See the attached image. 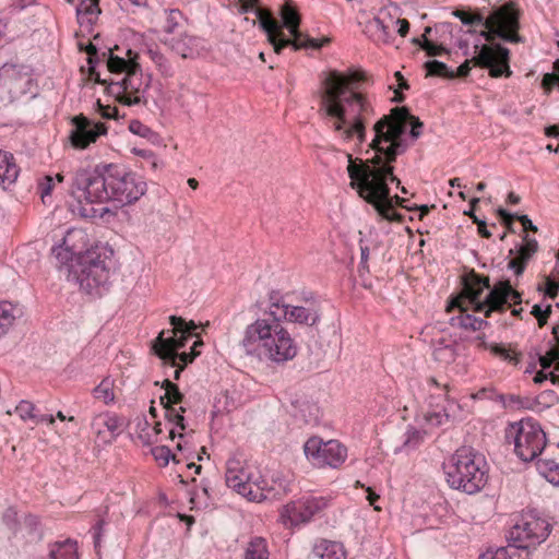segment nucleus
Instances as JSON below:
<instances>
[{
    "instance_id": "obj_7",
    "label": "nucleus",
    "mask_w": 559,
    "mask_h": 559,
    "mask_svg": "<svg viewBox=\"0 0 559 559\" xmlns=\"http://www.w3.org/2000/svg\"><path fill=\"white\" fill-rule=\"evenodd\" d=\"M443 468L450 487L468 495L479 492L488 479L485 460L468 448L456 450Z\"/></svg>"
},
{
    "instance_id": "obj_3",
    "label": "nucleus",
    "mask_w": 559,
    "mask_h": 559,
    "mask_svg": "<svg viewBox=\"0 0 559 559\" xmlns=\"http://www.w3.org/2000/svg\"><path fill=\"white\" fill-rule=\"evenodd\" d=\"M146 189L142 177L112 165L106 166L103 173L80 167L73 174L70 188L71 195L78 202V205H72V212L82 217H94L96 211L92 204L108 201L132 204L145 194Z\"/></svg>"
},
{
    "instance_id": "obj_57",
    "label": "nucleus",
    "mask_w": 559,
    "mask_h": 559,
    "mask_svg": "<svg viewBox=\"0 0 559 559\" xmlns=\"http://www.w3.org/2000/svg\"><path fill=\"white\" fill-rule=\"evenodd\" d=\"M86 53L88 55L87 61L88 64L96 63L98 61L97 48L93 44H88L85 48Z\"/></svg>"
},
{
    "instance_id": "obj_27",
    "label": "nucleus",
    "mask_w": 559,
    "mask_h": 559,
    "mask_svg": "<svg viewBox=\"0 0 559 559\" xmlns=\"http://www.w3.org/2000/svg\"><path fill=\"white\" fill-rule=\"evenodd\" d=\"M165 408V417L173 427L169 429V437L175 439L178 437L181 441H179L176 445L178 451H182L187 445V437L190 433H193V430H190L187 433H183L187 426L185 424L183 414L186 413V408L180 406L179 409H176L174 406H167Z\"/></svg>"
},
{
    "instance_id": "obj_51",
    "label": "nucleus",
    "mask_w": 559,
    "mask_h": 559,
    "mask_svg": "<svg viewBox=\"0 0 559 559\" xmlns=\"http://www.w3.org/2000/svg\"><path fill=\"white\" fill-rule=\"evenodd\" d=\"M421 49H424L430 57L441 56L442 53L449 52L448 49L442 45H436L428 38H425L424 43L421 44Z\"/></svg>"
},
{
    "instance_id": "obj_17",
    "label": "nucleus",
    "mask_w": 559,
    "mask_h": 559,
    "mask_svg": "<svg viewBox=\"0 0 559 559\" xmlns=\"http://www.w3.org/2000/svg\"><path fill=\"white\" fill-rule=\"evenodd\" d=\"M32 85L28 68L4 63L0 67V103L10 104L27 93Z\"/></svg>"
},
{
    "instance_id": "obj_15",
    "label": "nucleus",
    "mask_w": 559,
    "mask_h": 559,
    "mask_svg": "<svg viewBox=\"0 0 559 559\" xmlns=\"http://www.w3.org/2000/svg\"><path fill=\"white\" fill-rule=\"evenodd\" d=\"M304 452L307 460L316 467H340L347 457V449L337 440L323 441L320 437L309 438Z\"/></svg>"
},
{
    "instance_id": "obj_16",
    "label": "nucleus",
    "mask_w": 559,
    "mask_h": 559,
    "mask_svg": "<svg viewBox=\"0 0 559 559\" xmlns=\"http://www.w3.org/2000/svg\"><path fill=\"white\" fill-rule=\"evenodd\" d=\"M548 534L549 525L546 520L525 514L511 528L509 539L512 545L530 552V548L544 542Z\"/></svg>"
},
{
    "instance_id": "obj_20",
    "label": "nucleus",
    "mask_w": 559,
    "mask_h": 559,
    "mask_svg": "<svg viewBox=\"0 0 559 559\" xmlns=\"http://www.w3.org/2000/svg\"><path fill=\"white\" fill-rule=\"evenodd\" d=\"M271 340H267L259 359H267L276 364L292 360L297 355V345L290 333L282 324L273 332Z\"/></svg>"
},
{
    "instance_id": "obj_5",
    "label": "nucleus",
    "mask_w": 559,
    "mask_h": 559,
    "mask_svg": "<svg viewBox=\"0 0 559 559\" xmlns=\"http://www.w3.org/2000/svg\"><path fill=\"white\" fill-rule=\"evenodd\" d=\"M103 56H107V68L111 73L126 74L121 81L110 82L109 93L128 106L145 103L144 95L150 86V78L143 76L139 53L128 49L126 57H118L109 49Z\"/></svg>"
},
{
    "instance_id": "obj_18",
    "label": "nucleus",
    "mask_w": 559,
    "mask_h": 559,
    "mask_svg": "<svg viewBox=\"0 0 559 559\" xmlns=\"http://www.w3.org/2000/svg\"><path fill=\"white\" fill-rule=\"evenodd\" d=\"M280 325L281 323L276 321H271L266 318H257L245 328L239 346L246 355L258 358L267 343V340H271L270 337L273 332L276 331Z\"/></svg>"
},
{
    "instance_id": "obj_33",
    "label": "nucleus",
    "mask_w": 559,
    "mask_h": 559,
    "mask_svg": "<svg viewBox=\"0 0 559 559\" xmlns=\"http://www.w3.org/2000/svg\"><path fill=\"white\" fill-rule=\"evenodd\" d=\"M365 33L374 43L389 44L391 41V33L389 26H386L383 21L377 16L372 17L366 23Z\"/></svg>"
},
{
    "instance_id": "obj_53",
    "label": "nucleus",
    "mask_w": 559,
    "mask_h": 559,
    "mask_svg": "<svg viewBox=\"0 0 559 559\" xmlns=\"http://www.w3.org/2000/svg\"><path fill=\"white\" fill-rule=\"evenodd\" d=\"M491 350L493 354L500 356L504 360H509L510 362H513L514 365H518L520 361V358L518 355H512L507 348L495 345L491 347Z\"/></svg>"
},
{
    "instance_id": "obj_9",
    "label": "nucleus",
    "mask_w": 559,
    "mask_h": 559,
    "mask_svg": "<svg viewBox=\"0 0 559 559\" xmlns=\"http://www.w3.org/2000/svg\"><path fill=\"white\" fill-rule=\"evenodd\" d=\"M429 407L424 415L425 423L430 427H441L454 421L461 414V405L450 396L449 384H440L436 378H429Z\"/></svg>"
},
{
    "instance_id": "obj_12",
    "label": "nucleus",
    "mask_w": 559,
    "mask_h": 559,
    "mask_svg": "<svg viewBox=\"0 0 559 559\" xmlns=\"http://www.w3.org/2000/svg\"><path fill=\"white\" fill-rule=\"evenodd\" d=\"M485 26L479 35L487 41H492L495 37H499L510 43L522 41L518 34L520 28L519 12L514 9L513 3H507L493 10L490 15L480 23Z\"/></svg>"
},
{
    "instance_id": "obj_4",
    "label": "nucleus",
    "mask_w": 559,
    "mask_h": 559,
    "mask_svg": "<svg viewBox=\"0 0 559 559\" xmlns=\"http://www.w3.org/2000/svg\"><path fill=\"white\" fill-rule=\"evenodd\" d=\"M485 288H489V278L473 275V281L466 282L463 288V296L453 299L448 306V311L454 308L460 310L456 318L459 324L465 329L479 330L484 323L481 319H477L468 313H465L468 307L477 312H484L485 317H489L493 311H503L504 306L510 301L521 304V295L514 290L509 281L499 282L487 294L484 300L480 296Z\"/></svg>"
},
{
    "instance_id": "obj_35",
    "label": "nucleus",
    "mask_w": 559,
    "mask_h": 559,
    "mask_svg": "<svg viewBox=\"0 0 559 559\" xmlns=\"http://www.w3.org/2000/svg\"><path fill=\"white\" fill-rule=\"evenodd\" d=\"M496 397L503 407L511 409H535L538 405L536 399L528 396L497 394Z\"/></svg>"
},
{
    "instance_id": "obj_54",
    "label": "nucleus",
    "mask_w": 559,
    "mask_h": 559,
    "mask_svg": "<svg viewBox=\"0 0 559 559\" xmlns=\"http://www.w3.org/2000/svg\"><path fill=\"white\" fill-rule=\"evenodd\" d=\"M53 178L51 176H46L44 180L39 183V190L41 199L45 200L46 197L50 195L53 188Z\"/></svg>"
},
{
    "instance_id": "obj_62",
    "label": "nucleus",
    "mask_w": 559,
    "mask_h": 559,
    "mask_svg": "<svg viewBox=\"0 0 559 559\" xmlns=\"http://www.w3.org/2000/svg\"><path fill=\"white\" fill-rule=\"evenodd\" d=\"M546 355L551 358L554 364L559 361V343H557L555 346H552Z\"/></svg>"
},
{
    "instance_id": "obj_45",
    "label": "nucleus",
    "mask_w": 559,
    "mask_h": 559,
    "mask_svg": "<svg viewBox=\"0 0 559 559\" xmlns=\"http://www.w3.org/2000/svg\"><path fill=\"white\" fill-rule=\"evenodd\" d=\"M202 342L201 341H195L192 348H191V353H181V354H178V357H177V366L178 368L175 370V379H178L179 376H180V372L181 370L185 368V366H187L188 364L192 362L193 359L199 355V353L197 352V346L198 345H201Z\"/></svg>"
},
{
    "instance_id": "obj_13",
    "label": "nucleus",
    "mask_w": 559,
    "mask_h": 559,
    "mask_svg": "<svg viewBox=\"0 0 559 559\" xmlns=\"http://www.w3.org/2000/svg\"><path fill=\"white\" fill-rule=\"evenodd\" d=\"M475 49L479 50L476 56L472 59L465 60L457 69L454 71L455 78H464L471 71V63L478 66L480 68L489 69V74L492 78H499L501 75L510 76L511 70L509 67V49L501 46L495 45L493 47L488 45L479 46L475 45Z\"/></svg>"
},
{
    "instance_id": "obj_37",
    "label": "nucleus",
    "mask_w": 559,
    "mask_h": 559,
    "mask_svg": "<svg viewBox=\"0 0 559 559\" xmlns=\"http://www.w3.org/2000/svg\"><path fill=\"white\" fill-rule=\"evenodd\" d=\"M270 552L266 540L262 537H253L247 544L243 559H269Z\"/></svg>"
},
{
    "instance_id": "obj_30",
    "label": "nucleus",
    "mask_w": 559,
    "mask_h": 559,
    "mask_svg": "<svg viewBox=\"0 0 559 559\" xmlns=\"http://www.w3.org/2000/svg\"><path fill=\"white\" fill-rule=\"evenodd\" d=\"M290 308V304L285 301L284 296H282L278 292H271L269 294V306L265 311L271 318V321H276L281 323L285 321V317L288 314V310Z\"/></svg>"
},
{
    "instance_id": "obj_39",
    "label": "nucleus",
    "mask_w": 559,
    "mask_h": 559,
    "mask_svg": "<svg viewBox=\"0 0 559 559\" xmlns=\"http://www.w3.org/2000/svg\"><path fill=\"white\" fill-rule=\"evenodd\" d=\"M99 13L100 9L98 5V0L82 1L80 5L76 8L78 19L81 24L84 23L85 17L86 22L92 24Z\"/></svg>"
},
{
    "instance_id": "obj_63",
    "label": "nucleus",
    "mask_w": 559,
    "mask_h": 559,
    "mask_svg": "<svg viewBox=\"0 0 559 559\" xmlns=\"http://www.w3.org/2000/svg\"><path fill=\"white\" fill-rule=\"evenodd\" d=\"M478 233L481 235V237L484 238H490L491 237V233L488 230L487 228V225H486V222L485 221H479L478 223Z\"/></svg>"
},
{
    "instance_id": "obj_56",
    "label": "nucleus",
    "mask_w": 559,
    "mask_h": 559,
    "mask_svg": "<svg viewBox=\"0 0 559 559\" xmlns=\"http://www.w3.org/2000/svg\"><path fill=\"white\" fill-rule=\"evenodd\" d=\"M515 218L522 224L524 231L531 230L533 233H536L538 230L537 226L533 224V222L527 215L516 214Z\"/></svg>"
},
{
    "instance_id": "obj_38",
    "label": "nucleus",
    "mask_w": 559,
    "mask_h": 559,
    "mask_svg": "<svg viewBox=\"0 0 559 559\" xmlns=\"http://www.w3.org/2000/svg\"><path fill=\"white\" fill-rule=\"evenodd\" d=\"M538 473L550 484L559 486V463L552 460H538Z\"/></svg>"
},
{
    "instance_id": "obj_55",
    "label": "nucleus",
    "mask_w": 559,
    "mask_h": 559,
    "mask_svg": "<svg viewBox=\"0 0 559 559\" xmlns=\"http://www.w3.org/2000/svg\"><path fill=\"white\" fill-rule=\"evenodd\" d=\"M97 106L99 107L100 114L106 119H115L118 116V109L116 107L104 106L100 102H97Z\"/></svg>"
},
{
    "instance_id": "obj_11",
    "label": "nucleus",
    "mask_w": 559,
    "mask_h": 559,
    "mask_svg": "<svg viewBox=\"0 0 559 559\" xmlns=\"http://www.w3.org/2000/svg\"><path fill=\"white\" fill-rule=\"evenodd\" d=\"M173 330L162 331L156 337L153 348L155 354L170 368L177 367V350L185 347L192 336L197 324L193 321L187 323L182 318L171 316L169 318Z\"/></svg>"
},
{
    "instance_id": "obj_34",
    "label": "nucleus",
    "mask_w": 559,
    "mask_h": 559,
    "mask_svg": "<svg viewBox=\"0 0 559 559\" xmlns=\"http://www.w3.org/2000/svg\"><path fill=\"white\" fill-rule=\"evenodd\" d=\"M20 314L16 306L8 301L0 302V338L8 334Z\"/></svg>"
},
{
    "instance_id": "obj_25",
    "label": "nucleus",
    "mask_w": 559,
    "mask_h": 559,
    "mask_svg": "<svg viewBox=\"0 0 559 559\" xmlns=\"http://www.w3.org/2000/svg\"><path fill=\"white\" fill-rule=\"evenodd\" d=\"M83 237L80 230H68L62 238V243L52 248V254L56 260L60 263V267H66L69 273L70 265L75 264V260L83 254L76 250L74 239L76 237Z\"/></svg>"
},
{
    "instance_id": "obj_6",
    "label": "nucleus",
    "mask_w": 559,
    "mask_h": 559,
    "mask_svg": "<svg viewBox=\"0 0 559 559\" xmlns=\"http://www.w3.org/2000/svg\"><path fill=\"white\" fill-rule=\"evenodd\" d=\"M255 13L260 21L261 27L267 34V38L270 43L273 45L274 51L276 53H280L282 49L287 46H293L295 50L308 48L319 49L324 44L330 41L329 38L318 40L309 37L308 35H304L299 31V14L288 4L283 5L281 14L283 24L286 28H288L289 33L294 37L293 39H287L284 37V33L282 32L278 22L272 17L269 11H264L260 8H257Z\"/></svg>"
},
{
    "instance_id": "obj_50",
    "label": "nucleus",
    "mask_w": 559,
    "mask_h": 559,
    "mask_svg": "<svg viewBox=\"0 0 559 559\" xmlns=\"http://www.w3.org/2000/svg\"><path fill=\"white\" fill-rule=\"evenodd\" d=\"M551 313V306L548 305L546 309H542L539 305H534L531 311V314L534 316L537 321L538 325L542 328L547 323V320Z\"/></svg>"
},
{
    "instance_id": "obj_28",
    "label": "nucleus",
    "mask_w": 559,
    "mask_h": 559,
    "mask_svg": "<svg viewBox=\"0 0 559 559\" xmlns=\"http://www.w3.org/2000/svg\"><path fill=\"white\" fill-rule=\"evenodd\" d=\"M20 167L12 153L0 150V187L8 189L17 179Z\"/></svg>"
},
{
    "instance_id": "obj_2",
    "label": "nucleus",
    "mask_w": 559,
    "mask_h": 559,
    "mask_svg": "<svg viewBox=\"0 0 559 559\" xmlns=\"http://www.w3.org/2000/svg\"><path fill=\"white\" fill-rule=\"evenodd\" d=\"M364 73L343 74L331 71L323 81L319 115L330 130L344 143L361 145L366 141V123L373 114L370 102L354 85Z\"/></svg>"
},
{
    "instance_id": "obj_32",
    "label": "nucleus",
    "mask_w": 559,
    "mask_h": 559,
    "mask_svg": "<svg viewBox=\"0 0 559 559\" xmlns=\"http://www.w3.org/2000/svg\"><path fill=\"white\" fill-rule=\"evenodd\" d=\"M479 559H530V552L510 543L506 547L487 550L479 556Z\"/></svg>"
},
{
    "instance_id": "obj_10",
    "label": "nucleus",
    "mask_w": 559,
    "mask_h": 559,
    "mask_svg": "<svg viewBox=\"0 0 559 559\" xmlns=\"http://www.w3.org/2000/svg\"><path fill=\"white\" fill-rule=\"evenodd\" d=\"M507 437L513 438L514 451L524 462L536 459L547 443L546 433L540 425L532 419H522L511 424L507 430Z\"/></svg>"
},
{
    "instance_id": "obj_64",
    "label": "nucleus",
    "mask_w": 559,
    "mask_h": 559,
    "mask_svg": "<svg viewBox=\"0 0 559 559\" xmlns=\"http://www.w3.org/2000/svg\"><path fill=\"white\" fill-rule=\"evenodd\" d=\"M549 379L552 383H559V361L555 364V369L549 372Z\"/></svg>"
},
{
    "instance_id": "obj_46",
    "label": "nucleus",
    "mask_w": 559,
    "mask_h": 559,
    "mask_svg": "<svg viewBox=\"0 0 559 559\" xmlns=\"http://www.w3.org/2000/svg\"><path fill=\"white\" fill-rule=\"evenodd\" d=\"M152 454H153L155 461L162 466L168 465L170 460H173L174 462H178L176 460V455L166 445H158V447L153 448Z\"/></svg>"
},
{
    "instance_id": "obj_52",
    "label": "nucleus",
    "mask_w": 559,
    "mask_h": 559,
    "mask_svg": "<svg viewBox=\"0 0 559 559\" xmlns=\"http://www.w3.org/2000/svg\"><path fill=\"white\" fill-rule=\"evenodd\" d=\"M453 15L461 20V22L465 25H473L483 22V16L479 14L472 15L465 11L456 10L453 12Z\"/></svg>"
},
{
    "instance_id": "obj_42",
    "label": "nucleus",
    "mask_w": 559,
    "mask_h": 559,
    "mask_svg": "<svg viewBox=\"0 0 559 559\" xmlns=\"http://www.w3.org/2000/svg\"><path fill=\"white\" fill-rule=\"evenodd\" d=\"M165 23L163 29L170 36H174L176 29L180 27L183 22V14L178 9L165 10Z\"/></svg>"
},
{
    "instance_id": "obj_47",
    "label": "nucleus",
    "mask_w": 559,
    "mask_h": 559,
    "mask_svg": "<svg viewBox=\"0 0 559 559\" xmlns=\"http://www.w3.org/2000/svg\"><path fill=\"white\" fill-rule=\"evenodd\" d=\"M433 357L440 362H452L455 358L454 348L450 345L436 347L433 350Z\"/></svg>"
},
{
    "instance_id": "obj_60",
    "label": "nucleus",
    "mask_w": 559,
    "mask_h": 559,
    "mask_svg": "<svg viewBox=\"0 0 559 559\" xmlns=\"http://www.w3.org/2000/svg\"><path fill=\"white\" fill-rule=\"evenodd\" d=\"M496 393H493L492 390H489V389H481L479 390L478 392H476L475 394H473V399L475 400H481V399H485V397H488V399H496Z\"/></svg>"
},
{
    "instance_id": "obj_14",
    "label": "nucleus",
    "mask_w": 559,
    "mask_h": 559,
    "mask_svg": "<svg viewBox=\"0 0 559 559\" xmlns=\"http://www.w3.org/2000/svg\"><path fill=\"white\" fill-rule=\"evenodd\" d=\"M108 277L109 272L104 261L90 254L79 257L75 264L70 265L69 274H67L69 282L76 283L87 294L96 292L108 281Z\"/></svg>"
},
{
    "instance_id": "obj_49",
    "label": "nucleus",
    "mask_w": 559,
    "mask_h": 559,
    "mask_svg": "<svg viewBox=\"0 0 559 559\" xmlns=\"http://www.w3.org/2000/svg\"><path fill=\"white\" fill-rule=\"evenodd\" d=\"M555 73H546L543 78L542 85L549 92L555 84H559V59L554 62Z\"/></svg>"
},
{
    "instance_id": "obj_31",
    "label": "nucleus",
    "mask_w": 559,
    "mask_h": 559,
    "mask_svg": "<svg viewBox=\"0 0 559 559\" xmlns=\"http://www.w3.org/2000/svg\"><path fill=\"white\" fill-rule=\"evenodd\" d=\"M14 412L23 421L31 420L35 425L39 423H47L48 425H52L55 423L52 415H37L35 405L28 401H21L15 406Z\"/></svg>"
},
{
    "instance_id": "obj_44",
    "label": "nucleus",
    "mask_w": 559,
    "mask_h": 559,
    "mask_svg": "<svg viewBox=\"0 0 559 559\" xmlns=\"http://www.w3.org/2000/svg\"><path fill=\"white\" fill-rule=\"evenodd\" d=\"M426 435V430L408 427L404 435L405 439L403 441V448L415 449L424 441Z\"/></svg>"
},
{
    "instance_id": "obj_41",
    "label": "nucleus",
    "mask_w": 559,
    "mask_h": 559,
    "mask_svg": "<svg viewBox=\"0 0 559 559\" xmlns=\"http://www.w3.org/2000/svg\"><path fill=\"white\" fill-rule=\"evenodd\" d=\"M93 396L104 404L112 403L116 397L114 380L110 378L103 379L102 382L93 390Z\"/></svg>"
},
{
    "instance_id": "obj_58",
    "label": "nucleus",
    "mask_w": 559,
    "mask_h": 559,
    "mask_svg": "<svg viewBox=\"0 0 559 559\" xmlns=\"http://www.w3.org/2000/svg\"><path fill=\"white\" fill-rule=\"evenodd\" d=\"M559 290V284L551 281L550 278L547 280V288H546V295L550 298H555Z\"/></svg>"
},
{
    "instance_id": "obj_29",
    "label": "nucleus",
    "mask_w": 559,
    "mask_h": 559,
    "mask_svg": "<svg viewBox=\"0 0 559 559\" xmlns=\"http://www.w3.org/2000/svg\"><path fill=\"white\" fill-rule=\"evenodd\" d=\"M313 554L320 559H347V554L342 543L326 539H322L314 545Z\"/></svg>"
},
{
    "instance_id": "obj_21",
    "label": "nucleus",
    "mask_w": 559,
    "mask_h": 559,
    "mask_svg": "<svg viewBox=\"0 0 559 559\" xmlns=\"http://www.w3.org/2000/svg\"><path fill=\"white\" fill-rule=\"evenodd\" d=\"M325 507L326 500L322 497L304 498L284 506L281 511V519L286 526H296L310 521Z\"/></svg>"
},
{
    "instance_id": "obj_22",
    "label": "nucleus",
    "mask_w": 559,
    "mask_h": 559,
    "mask_svg": "<svg viewBox=\"0 0 559 559\" xmlns=\"http://www.w3.org/2000/svg\"><path fill=\"white\" fill-rule=\"evenodd\" d=\"M72 127L69 139L72 146L79 150L86 148L91 143H95L100 135L107 132L104 123L90 120L83 115L72 118Z\"/></svg>"
},
{
    "instance_id": "obj_19",
    "label": "nucleus",
    "mask_w": 559,
    "mask_h": 559,
    "mask_svg": "<svg viewBox=\"0 0 559 559\" xmlns=\"http://www.w3.org/2000/svg\"><path fill=\"white\" fill-rule=\"evenodd\" d=\"M321 301L312 293L304 290L298 297V304H290L285 321L301 326L312 328L321 321Z\"/></svg>"
},
{
    "instance_id": "obj_36",
    "label": "nucleus",
    "mask_w": 559,
    "mask_h": 559,
    "mask_svg": "<svg viewBox=\"0 0 559 559\" xmlns=\"http://www.w3.org/2000/svg\"><path fill=\"white\" fill-rule=\"evenodd\" d=\"M49 557L51 559H78L76 543L67 539L52 544L50 546Z\"/></svg>"
},
{
    "instance_id": "obj_61",
    "label": "nucleus",
    "mask_w": 559,
    "mask_h": 559,
    "mask_svg": "<svg viewBox=\"0 0 559 559\" xmlns=\"http://www.w3.org/2000/svg\"><path fill=\"white\" fill-rule=\"evenodd\" d=\"M396 24H399L397 33L400 36L405 37L407 33L409 32V23L405 19H399L396 21Z\"/></svg>"
},
{
    "instance_id": "obj_43",
    "label": "nucleus",
    "mask_w": 559,
    "mask_h": 559,
    "mask_svg": "<svg viewBox=\"0 0 559 559\" xmlns=\"http://www.w3.org/2000/svg\"><path fill=\"white\" fill-rule=\"evenodd\" d=\"M425 68L428 75H437L447 79L455 78L454 70L450 69L445 63L438 60L427 61L425 63Z\"/></svg>"
},
{
    "instance_id": "obj_24",
    "label": "nucleus",
    "mask_w": 559,
    "mask_h": 559,
    "mask_svg": "<svg viewBox=\"0 0 559 559\" xmlns=\"http://www.w3.org/2000/svg\"><path fill=\"white\" fill-rule=\"evenodd\" d=\"M174 52L183 59H193L205 49L203 39L188 33H182L179 36H169L164 39Z\"/></svg>"
},
{
    "instance_id": "obj_1",
    "label": "nucleus",
    "mask_w": 559,
    "mask_h": 559,
    "mask_svg": "<svg viewBox=\"0 0 559 559\" xmlns=\"http://www.w3.org/2000/svg\"><path fill=\"white\" fill-rule=\"evenodd\" d=\"M407 122L412 126L411 136L418 139L424 127L419 118L411 115L406 107L392 108L389 115H384L373 124L374 136L368 145L373 155L366 160L358 158L359 163H356L353 155L347 154L349 186L360 198L376 204L379 212L390 219L400 217L392 212L388 202V180L395 182L397 187L401 186V180L394 176V167L391 164L405 151L401 138Z\"/></svg>"
},
{
    "instance_id": "obj_23",
    "label": "nucleus",
    "mask_w": 559,
    "mask_h": 559,
    "mask_svg": "<svg viewBox=\"0 0 559 559\" xmlns=\"http://www.w3.org/2000/svg\"><path fill=\"white\" fill-rule=\"evenodd\" d=\"M539 245L535 238H531L527 234L522 235V243L509 250V257L516 253L511 258L508 263V269L512 270L515 275L520 276L524 273L528 261L538 251Z\"/></svg>"
},
{
    "instance_id": "obj_8",
    "label": "nucleus",
    "mask_w": 559,
    "mask_h": 559,
    "mask_svg": "<svg viewBox=\"0 0 559 559\" xmlns=\"http://www.w3.org/2000/svg\"><path fill=\"white\" fill-rule=\"evenodd\" d=\"M225 479L228 487L250 501L261 502L267 498L260 472L237 457L227 461Z\"/></svg>"
},
{
    "instance_id": "obj_40",
    "label": "nucleus",
    "mask_w": 559,
    "mask_h": 559,
    "mask_svg": "<svg viewBox=\"0 0 559 559\" xmlns=\"http://www.w3.org/2000/svg\"><path fill=\"white\" fill-rule=\"evenodd\" d=\"M163 388L165 389V394L160 396V403L164 407L174 406L183 401V394L179 391L177 384L166 379L163 382Z\"/></svg>"
},
{
    "instance_id": "obj_48",
    "label": "nucleus",
    "mask_w": 559,
    "mask_h": 559,
    "mask_svg": "<svg viewBox=\"0 0 559 559\" xmlns=\"http://www.w3.org/2000/svg\"><path fill=\"white\" fill-rule=\"evenodd\" d=\"M150 57L153 60V62L159 68L160 72L165 75L171 74V67L168 62V60L156 50H148Z\"/></svg>"
},
{
    "instance_id": "obj_59",
    "label": "nucleus",
    "mask_w": 559,
    "mask_h": 559,
    "mask_svg": "<svg viewBox=\"0 0 559 559\" xmlns=\"http://www.w3.org/2000/svg\"><path fill=\"white\" fill-rule=\"evenodd\" d=\"M90 76L92 80H94L98 84L108 85V86L110 84V82H108L107 80L100 79L99 73L95 70V63L90 64Z\"/></svg>"
},
{
    "instance_id": "obj_26",
    "label": "nucleus",
    "mask_w": 559,
    "mask_h": 559,
    "mask_svg": "<svg viewBox=\"0 0 559 559\" xmlns=\"http://www.w3.org/2000/svg\"><path fill=\"white\" fill-rule=\"evenodd\" d=\"M119 427V418L109 412L96 414L91 423L93 432L104 443L111 442L118 433Z\"/></svg>"
}]
</instances>
